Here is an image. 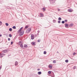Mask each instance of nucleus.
<instances>
[{"label":"nucleus","mask_w":77,"mask_h":77,"mask_svg":"<svg viewBox=\"0 0 77 77\" xmlns=\"http://www.w3.org/2000/svg\"><path fill=\"white\" fill-rule=\"evenodd\" d=\"M24 30L21 31L19 34L20 36H22V35H23V34H24Z\"/></svg>","instance_id":"obj_1"},{"label":"nucleus","mask_w":77,"mask_h":77,"mask_svg":"<svg viewBox=\"0 0 77 77\" xmlns=\"http://www.w3.org/2000/svg\"><path fill=\"white\" fill-rule=\"evenodd\" d=\"M30 31H31V28H29L26 30V32L27 33H29Z\"/></svg>","instance_id":"obj_2"},{"label":"nucleus","mask_w":77,"mask_h":77,"mask_svg":"<svg viewBox=\"0 0 77 77\" xmlns=\"http://www.w3.org/2000/svg\"><path fill=\"white\" fill-rule=\"evenodd\" d=\"M5 54H0V57H3V56H5Z\"/></svg>","instance_id":"obj_3"},{"label":"nucleus","mask_w":77,"mask_h":77,"mask_svg":"<svg viewBox=\"0 0 77 77\" xmlns=\"http://www.w3.org/2000/svg\"><path fill=\"white\" fill-rule=\"evenodd\" d=\"M23 29V27H22L20 28V29L17 32L18 33H20V32H21V31Z\"/></svg>","instance_id":"obj_4"},{"label":"nucleus","mask_w":77,"mask_h":77,"mask_svg":"<svg viewBox=\"0 0 77 77\" xmlns=\"http://www.w3.org/2000/svg\"><path fill=\"white\" fill-rule=\"evenodd\" d=\"M31 39H34V35L33 34L31 35Z\"/></svg>","instance_id":"obj_5"},{"label":"nucleus","mask_w":77,"mask_h":77,"mask_svg":"<svg viewBox=\"0 0 77 77\" xmlns=\"http://www.w3.org/2000/svg\"><path fill=\"white\" fill-rule=\"evenodd\" d=\"M74 26V24L73 23H71L69 24V27H72Z\"/></svg>","instance_id":"obj_6"},{"label":"nucleus","mask_w":77,"mask_h":77,"mask_svg":"<svg viewBox=\"0 0 77 77\" xmlns=\"http://www.w3.org/2000/svg\"><path fill=\"white\" fill-rule=\"evenodd\" d=\"M8 51H7V50H3L2 51V53H7V52Z\"/></svg>","instance_id":"obj_7"},{"label":"nucleus","mask_w":77,"mask_h":77,"mask_svg":"<svg viewBox=\"0 0 77 77\" xmlns=\"http://www.w3.org/2000/svg\"><path fill=\"white\" fill-rule=\"evenodd\" d=\"M65 27L66 28H68V24H65Z\"/></svg>","instance_id":"obj_8"},{"label":"nucleus","mask_w":77,"mask_h":77,"mask_svg":"<svg viewBox=\"0 0 77 77\" xmlns=\"http://www.w3.org/2000/svg\"><path fill=\"white\" fill-rule=\"evenodd\" d=\"M52 67L53 66H52V65H49V68L50 69H52Z\"/></svg>","instance_id":"obj_9"},{"label":"nucleus","mask_w":77,"mask_h":77,"mask_svg":"<svg viewBox=\"0 0 77 77\" xmlns=\"http://www.w3.org/2000/svg\"><path fill=\"white\" fill-rule=\"evenodd\" d=\"M40 17H44V15L42 13H40Z\"/></svg>","instance_id":"obj_10"},{"label":"nucleus","mask_w":77,"mask_h":77,"mask_svg":"<svg viewBox=\"0 0 77 77\" xmlns=\"http://www.w3.org/2000/svg\"><path fill=\"white\" fill-rule=\"evenodd\" d=\"M32 45H36L35 44V42H32Z\"/></svg>","instance_id":"obj_11"},{"label":"nucleus","mask_w":77,"mask_h":77,"mask_svg":"<svg viewBox=\"0 0 77 77\" xmlns=\"http://www.w3.org/2000/svg\"><path fill=\"white\" fill-rule=\"evenodd\" d=\"M38 75H40V74H42V72H38Z\"/></svg>","instance_id":"obj_12"},{"label":"nucleus","mask_w":77,"mask_h":77,"mask_svg":"<svg viewBox=\"0 0 77 77\" xmlns=\"http://www.w3.org/2000/svg\"><path fill=\"white\" fill-rule=\"evenodd\" d=\"M68 11L69 12H72V10L71 9H69Z\"/></svg>","instance_id":"obj_13"},{"label":"nucleus","mask_w":77,"mask_h":77,"mask_svg":"<svg viewBox=\"0 0 77 77\" xmlns=\"http://www.w3.org/2000/svg\"><path fill=\"white\" fill-rule=\"evenodd\" d=\"M18 62H17V61H16L15 63V65L16 66H17V65H18Z\"/></svg>","instance_id":"obj_14"},{"label":"nucleus","mask_w":77,"mask_h":77,"mask_svg":"<svg viewBox=\"0 0 77 77\" xmlns=\"http://www.w3.org/2000/svg\"><path fill=\"white\" fill-rule=\"evenodd\" d=\"M24 47H25V48H27V45H24Z\"/></svg>","instance_id":"obj_15"},{"label":"nucleus","mask_w":77,"mask_h":77,"mask_svg":"<svg viewBox=\"0 0 77 77\" xmlns=\"http://www.w3.org/2000/svg\"><path fill=\"white\" fill-rule=\"evenodd\" d=\"M20 47L21 48H23V44H20Z\"/></svg>","instance_id":"obj_16"},{"label":"nucleus","mask_w":77,"mask_h":77,"mask_svg":"<svg viewBox=\"0 0 77 77\" xmlns=\"http://www.w3.org/2000/svg\"><path fill=\"white\" fill-rule=\"evenodd\" d=\"M53 63H56V60H53Z\"/></svg>","instance_id":"obj_17"},{"label":"nucleus","mask_w":77,"mask_h":77,"mask_svg":"<svg viewBox=\"0 0 77 77\" xmlns=\"http://www.w3.org/2000/svg\"><path fill=\"white\" fill-rule=\"evenodd\" d=\"M5 24L6 26H9V24H8V23H5Z\"/></svg>","instance_id":"obj_18"},{"label":"nucleus","mask_w":77,"mask_h":77,"mask_svg":"<svg viewBox=\"0 0 77 77\" xmlns=\"http://www.w3.org/2000/svg\"><path fill=\"white\" fill-rule=\"evenodd\" d=\"M44 54H47V52L46 51H44Z\"/></svg>","instance_id":"obj_19"},{"label":"nucleus","mask_w":77,"mask_h":77,"mask_svg":"<svg viewBox=\"0 0 77 77\" xmlns=\"http://www.w3.org/2000/svg\"><path fill=\"white\" fill-rule=\"evenodd\" d=\"M42 9L44 11H45V8H43Z\"/></svg>","instance_id":"obj_20"},{"label":"nucleus","mask_w":77,"mask_h":77,"mask_svg":"<svg viewBox=\"0 0 77 77\" xmlns=\"http://www.w3.org/2000/svg\"><path fill=\"white\" fill-rule=\"evenodd\" d=\"M13 29H16V27L15 26H14L13 27Z\"/></svg>","instance_id":"obj_21"},{"label":"nucleus","mask_w":77,"mask_h":77,"mask_svg":"<svg viewBox=\"0 0 77 77\" xmlns=\"http://www.w3.org/2000/svg\"><path fill=\"white\" fill-rule=\"evenodd\" d=\"M12 28H10L9 29V31H10V32H11V31H12Z\"/></svg>","instance_id":"obj_22"},{"label":"nucleus","mask_w":77,"mask_h":77,"mask_svg":"<svg viewBox=\"0 0 77 77\" xmlns=\"http://www.w3.org/2000/svg\"><path fill=\"white\" fill-rule=\"evenodd\" d=\"M29 27V26H26L25 27V29H27Z\"/></svg>","instance_id":"obj_23"},{"label":"nucleus","mask_w":77,"mask_h":77,"mask_svg":"<svg viewBox=\"0 0 77 77\" xmlns=\"http://www.w3.org/2000/svg\"><path fill=\"white\" fill-rule=\"evenodd\" d=\"M58 20H62V18L61 17H59L58 18Z\"/></svg>","instance_id":"obj_24"},{"label":"nucleus","mask_w":77,"mask_h":77,"mask_svg":"<svg viewBox=\"0 0 77 77\" xmlns=\"http://www.w3.org/2000/svg\"><path fill=\"white\" fill-rule=\"evenodd\" d=\"M2 22L0 21V26H2Z\"/></svg>","instance_id":"obj_25"},{"label":"nucleus","mask_w":77,"mask_h":77,"mask_svg":"<svg viewBox=\"0 0 77 77\" xmlns=\"http://www.w3.org/2000/svg\"><path fill=\"white\" fill-rule=\"evenodd\" d=\"M65 62H66V63H68V60H65Z\"/></svg>","instance_id":"obj_26"},{"label":"nucleus","mask_w":77,"mask_h":77,"mask_svg":"<svg viewBox=\"0 0 77 77\" xmlns=\"http://www.w3.org/2000/svg\"><path fill=\"white\" fill-rule=\"evenodd\" d=\"M9 37H10V38H11L12 37V35L11 34H9Z\"/></svg>","instance_id":"obj_27"},{"label":"nucleus","mask_w":77,"mask_h":77,"mask_svg":"<svg viewBox=\"0 0 77 77\" xmlns=\"http://www.w3.org/2000/svg\"><path fill=\"white\" fill-rule=\"evenodd\" d=\"M62 24H64L65 23V21H62Z\"/></svg>","instance_id":"obj_28"},{"label":"nucleus","mask_w":77,"mask_h":77,"mask_svg":"<svg viewBox=\"0 0 77 77\" xmlns=\"http://www.w3.org/2000/svg\"><path fill=\"white\" fill-rule=\"evenodd\" d=\"M48 73L49 74H51V71H48Z\"/></svg>","instance_id":"obj_29"},{"label":"nucleus","mask_w":77,"mask_h":77,"mask_svg":"<svg viewBox=\"0 0 77 77\" xmlns=\"http://www.w3.org/2000/svg\"><path fill=\"white\" fill-rule=\"evenodd\" d=\"M65 22H66V23L68 21V20H64Z\"/></svg>","instance_id":"obj_30"},{"label":"nucleus","mask_w":77,"mask_h":77,"mask_svg":"<svg viewBox=\"0 0 77 77\" xmlns=\"http://www.w3.org/2000/svg\"><path fill=\"white\" fill-rule=\"evenodd\" d=\"M75 54H76L74 52V53H73V55L74 56V55H75Z\"/></svg>","instance_id":"obj_31"},{"label":"nucleus","mask_w":77,"mask_h":77,"mask_svg":"<svg viewBox=\"0 0 77 77\" xmlns=\"http://www.w3.org/2000/svg\"><path fill=\"white\" fill-rule=\"evenodd\" d=\"M58 23H60V21L58 20Z\"/></svg>","instance_id":"obj_32"},{"label":"nucleus","mask_w":77,"mask_h":77,"mask_svg":"<svg viewBox=\"0 0 77 77\" xmlns=\"http://www.w3.org/2000/svg\"><path fill=\"white\" fill-rule=\"evenodd\" d=\"M8 41H9L11 40V39L10 38H8Z\"/></svg>","instance_id":"obj_33"},{"label":"nucleus","mask_w":77,"mask_h":77,"mask_svg":"<svg viewBox=\"0 0 77 77\" xmlns=\"http://www.w3.org/2000/svg\"><path fill=\"white\" fill-rule=\"evenodd\" d=\"M53 21L54 23H55L56 22V20H53Z\"/></svg>","instance_id":"obj_34"},{"label":"nucleus","mask_w":77,"mask_h":77,"mask_svg":"<svg viewBox=\"0 0 77 77\" xmlns=\"http://www.w3.org/2000/svg\"><path fill=\"white\" fill-rule=\"evenodd\" d=\"M73 68L74 69H75V68H76V66H74Z\"/></svg>","instance_id":"obj_35"},{"label":"nucleus","mask_w":77,"mask_h":77,"mask_svg":"<svg viewBox=\"0 0 77 77\" xmlns=\"http://www.w3.org/2000/svg\"><path fill=\"white\" fill-rule=\"evenodd\" d=\"M11 44H13V42H11Z\"/></svg>","instance_id":"obj_36"},{"label":"nucleus","mask_w":77,"mask_h":77,"mask_svg":"<svg viewBox=\"0 0 77 77\" xmlns=\"http://www.w3.org/2000/svg\"><path fill=\"white\" fill-rule=\"evenodd\" d=\"M2 34L0 35V37H2Z\"/></svg>","instance_id":"obj_37"},{"label":"nucleus","mask_w":77,"mask_h":77,"mask_svg":"<svg viewBox=\"0 0 77 77\" xmlns=\"http://www.w3.org/2000/svg\"><path fill=\"white\" fill-rule=\"evenodd\" d=\"M38 71H39V70H40V69H38Z\"/></svg>","instance_id":"obj_38"},{"label":"nucleus","mask_w":77,"mask_h":77,"mask_svg":"<svg viewBox=\"0 0 77 77\" xmlns=\"http://www.w3.org/2000/svg\"><path fill=\"white\" fill-rule=\"evenodd\" d=\"M38 42H39L40 41V40H38Z\"/></svg>","instance_id":"obj_39"},{"label":"nucleus","mask_w":77,"mask_h":77,"mask_svg":"<svg viewBox=\"0 0 77 77\" xmlns=\"http://www.w3.org/2000/svg\"><path fill=\"white\" fill-rule=\"evenodd\" d=\"M1 69H2V67H0V70Z\"/></svg>","instance_id":"obj_40"},{"label":"nucleus","mask_w":77,"mask_h":77,"mask_svg":"<svg viewBox=\"0 0 77 77\" xmlns=\"http://www.w3.org/2000/svg\"><path fill=\"white\" fill-rule=\"evenodd\" d=\"M60 11V10L59 9L58 10V11Z\"/></svg>","instance_id":"obj_41"},{"label":"nucleus","mask_w":77,"mask_h":77,"mask_svg":"<svg viewBox=\"0 0 77 77\" xmlns=\"http://www.w3.org/2000/svg\"><path fill=\"white\" fill-rule=\"evenodd\" d=\"M54 0H51V1H54Z\"/></svg>","instance_id":"obj_42"}]
</instances>
